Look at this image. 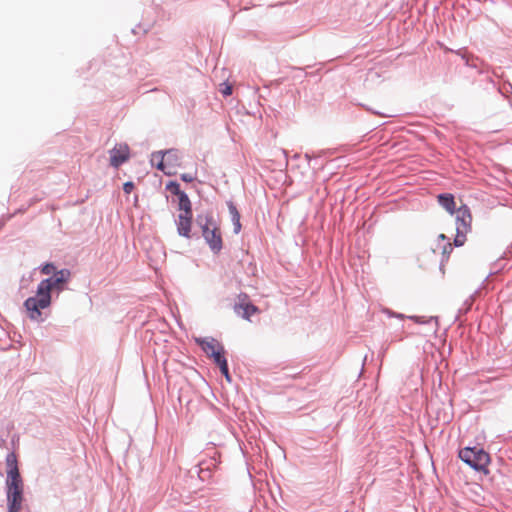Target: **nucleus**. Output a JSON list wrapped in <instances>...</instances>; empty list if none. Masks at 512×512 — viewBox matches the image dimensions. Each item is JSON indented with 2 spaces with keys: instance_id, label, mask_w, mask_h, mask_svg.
I'll use <instances>...</instances> for the list:
<instances>
[{
  "instance_id": "1",
  "label": "nucleus",
  "mask_w": 512,
  "mask_h": 512,
  "mask_svg": "<svg viewBox=\"0 0 512 512\" xmlns=\"http://www.w3.org/2000/svg\"><path fill=\"white\" fill-rule=\"evenodd\" d=\"M70 276L68 269H62L55 272L53 278L44 279L39 283L36 296L29 297L24 303L31 319L37 320L41 316L40 309L47 308L51 303V291L63 290V284L69 280Z\"/></svg>"
},
{
  "instance_id": "2",
  "label": "nucleus",
  "mask_w": 512,
  "mask_h": 512,
  "mask_svg": "<svg viewBox=\"0 0 512 512\" xmlns=\"http://www.w3.org/2000/svg\"><path fill=\"white\" fill-rule=\"evenodd\" d=\"M8 512H19L24 502V482L20 473L14 471L6 478Z\"/></svg>"
},
{
  "instance_id": "3",
  "label": "nucleus",
  "mask_w": 512,
  "mask_h": 512,
  "mask_svg": "<svg viewBox=\"0 0 512 512\" xmlns=\"http://www.w3.org/2000/svg\"><path fill=\"white\" fill-rule=\"evenodd\" d=\"M459 457L470 467L478 471H487L490 463L489 454L482 448L466 447L459 451Z\"/></svg>"
},
{
  "instance_id": "4",
  "label": "nucleus",
  "mask_w": 512,
  "mask_h": 512,
  "mask_svg": "<svg viewBox=\"0 0 512 512\" xmlns=\"http://www.w3.org/2000/svg\"><path fill=\"white\" fill-rule=\"evenodd\" d=\"M156 160H158L156 167L166 175L176 174V169L180 166V157L174 150L154 153L151 162L154 163Z\"/></svg>"
},
{
  "instance_id": "5",
  "label": "nucleus",
  "mask_w": 512,
  "mask_h": 512,
  "mask_svg": "<svg viewBox=\"0 0 512 512\" xmlns=\"http://www.w3.org/2000/svg\"><path fill=\"white\" fill-rule=\"evenodd\" d=\"M202 233L210 249L214 253H219L223 245L222 235L220 228L211 218L207 219L205 225L202 227Z\"/></svg>"
},
{
  "instance_id": "6",
  "label": "nucleus",
  "mask_w": 512,
  "mask_h": 512,
  "mask_svg": "<svg viewBox=\"0 0 512 512\" xmlns=\"http://www.w3.org/2000/svg\"><path fill=\"white\" fill-rule=\"evenodd\" d=\"M196 342L201 346L208 357L213 358L216 364L225 359L224 348L217 340L213 338L196 339Z\"/></svg>"
},
{
  "instance_id": "7",
  "label": "nucleus",
  "mask_w": 512,
  "mask_h": 512,
  "mask_svg": "<svg viewBox=\"0 0 512 512\" xmlns=\"http://www.w3.org/2000/svg\"><path fill=\"white\" fill-rule=\"evenodd\" d=\"M454 214H456V231L469 232L472 222L469 208L466 205H462Z\"/></svg>"
},
{
  "instance_id": "8",
  "label": "nucleus",
  "mask_w": 512,
  "mask_h": 512,
  "mask_svg": "<svg viewBox=\"0 0 512 512\" xmlns=\"http://www.w3.org/2000/svg\"><path fill=\"white\" fill-rule=\"evenodd\" d=\"M129 147L127 144H120L111 151L110 164L118 168L129 159Z\"/></svg>"
},
{
  "instance_id": "9",
  "label": "nucleus",
  "mask_w": 512,
  "mask_h": 512,
  "mask_svg": "<svg viewBox=\"0 0 512 512\" xmlns=\"http://www.w3.org/2000/svg\"><path fill=\"white\" fill-rule=\"evenodd\" d=\"M193 215L179 214L176 221L177 231L180 236L190 238Z\"/></svg>"
},
{
  "instance_id": "10",
  "label": "nucleus",
  "mask_w": 512,
  "mask_h": 512,
  "mask_svg": "<svg viewBox=\"0 0 512 512\" xmlns=\"http://www.w3.org/2000/svg\"><path fill=\"white\" fill-rule=\"evenodd\" d=\"M439 204L451 215L455 213L456 204L454 200V196L452 194H439L437 196Z\"/></svg>"
},
{
  "instance_id": "11",
  "label": "nucleus",
  "mask_w": 512,
  "mask_h": 512,
  "mask_svg": "<svg viewBox=\"0 0 512 512\" xmlns=\"http://www.w3.org/2000/svg\"><path fill=\"white\" fill-rule=\"evenodd\" d=\"M235 312L249 320L252 315L258 312V308L250 303H239L235 306Z\"/></svg>"
},
{
  "instance_id": "12",
  "label": "nucleus",
  "mask_w": 512,
  "mask_h": 512,
  "mask_svg": "<svg viewBox=\"0 0 512 512\" xmlns=\"http://www.w3.org/2000/svg\"><path fill=\"white\" fill-rule=\"evenodd\" d=\"M179 198V210H180V213L179 214H184V215H193L192 213V207H191V202L187 196L186 193H181L180 194V197Z\"/></svg>"
},
{
  "instance_id": "13",
  "label": "nucleus",
  "mask_w": 512,
  "mask_h": 512,
  "mask_svg": "<svg viewBox=\"0 0 512 512\" xmlns=\"http://www.w3.org/2000/svg\"><path fill=\"white\" fill-rule=\"evenodd\" d=\"M229 212L234 225V232L237 234L241 230L240 214L233 204L229 205Z\"/></svg>"
},
{
  "instance_id": "14",
  "label": "nucleus",
  "mask_w": 512,
  "mask_h": 512,
  "mask_svg": "<svg viewBox=\"0 0 512 512\" xmlns=\"http://www.w3.org/2000/svg\"><path fill=\"white\" fill-rule=\"evenodd\" d=\"M6 464L8 466L7 477H9V475H11V473H13L14 471L19 473L15 454L11 453L7 456Z\"/></svg>"
},
{
  "instance_id": "15",
  "label": "nucleus",
  "mask_w": 512,
  "mask_h": 512,
  "mask_svg": "<svg viewBox=\"0 0 512 512\" xmlns=\"http://www.w3.org/2000/svg\"><path fill=\"white\" fill-rule=\"evenodd\" d=\"M166 189L169 190L171 193L177 195L178 197H180L181 193H184L183 191L180 190V185L177 182L173 181L169 182L166 185Z\"/></svg>"
},
{
  "instance_id": "16",
  "label": "nucleus",
  "mask_w": 512,
  "mask_h": 512,
  "mask_svg": "<svg viewBox=\"0 0 512 512\" xmlns=\"http://www.w3.org/2000/svg\"><path fill=\"white\" fill-rule=\"evenodd\" d=\"M217 365L219 366L220 371L225 376V378L228 381H230V375H229L228 364H227L226 358L223 359L222 361H220L219 363H217Z\"/></svg>"
},
{
  "instance_id": "17",
  "label": "nucleus",
  "mask_w": 512,
  "mask_h": 512,
  "mask_svg": "<svg viewBox=\"0 0 512 512\" xmlns=\"http://www.w3.org/2000/svg\"><path fill=\"white\" fill-rule=\"evenodd\" d=\"M468 232H462V231H457V234H456V237L454 239V244L456 246H462L465 241H466V234Z\"/></svg>"
},
{
  "instance_id": "18",
  "label": "nucleus",
  "mask_w": 512,
  "mask_h": 512,
  "mask_svg": "<svg viewBox=\"0 0 512 512\" xmlns=\"http://www.w3.org/2000/svg\"><path fill=\"white\" fill-rule=\"evenodd\" d=\"M55 272V266L52 263H47L41 268V273L44 275H49Z\"/></svg>"
},
{
  "instance_id": "19",
  "label": "nucleus",
  "mask_w": 512,
  "mask_h": 512,
  "mask_svg": "<svg viewBox=\"0 0 512 512\" xmlns=\"http://www.w3.org/2000/svg\"><path fill=\"white\" fill-rule=\"evenodd\" d=\"M134 189V184L133 182H126L124 183L123 185V190L126 194H130Z\"/></svg>"
},
{
  "instance_id": "20",
  "label": "nucleus",
  "mask_w": 512,
  "mask_h": 512,
  "mask_svg": "<svg viewBox=\"0 0 512 512\" xmlns=\"http://www.w3.org/2000/svg\"><path fill=\"white\" fill-rule=\"evenodd\" d=\"M181 179L185 182H192L195 179V177L192 174L184 173L181 175Z\"/></svg>"
},
{
  "instance_id": "21",
  "label": "nucleus",
  "mask_w": 512,
  "mask_h": 512,
  "mask_svg": "<svg viewBox=\"0 0 512 512\" xmlns=\"http://www.w3.org/2000/svg\"><path fill=\"white\" fill-rule=\"evenodd\" d=\"M222 93H223V95H225V96H229V95H231V93H232V88H231V86H225V88L222 90Z\"/></svg>"
},
{
  "instance_id": "22",
  "label": "nucleus",
  "mask_w": 512,
  "mask_h": 512,
  "mask_svg": "<svg viewBox=\"0 0 512 512\" xmlns=\"http://www.w3.org/2000/svg\"><path fill=\"white\" fill-rule=\"evenodd\" d=\"M452 250V246L451 244H447L446 246H444L443 248V253L446 254V253H450Z\"/></svg>"
},
{
  "instance_id": "23",
  "label": "nucleus",
  "mask_w": 512,
  "mask_h": 512,
  "mask_svg": "<svg viewBox=\"0 0 512 512\" xmlns=\"http://www.w3.org/2000/svg\"><path fill=\"white\" fill-rule=\"evenodd\" d=\"M411 319H413L417 323H423V321H421L420 317L414 316V317H411Z\"/></svg>"
}]
</instances>
